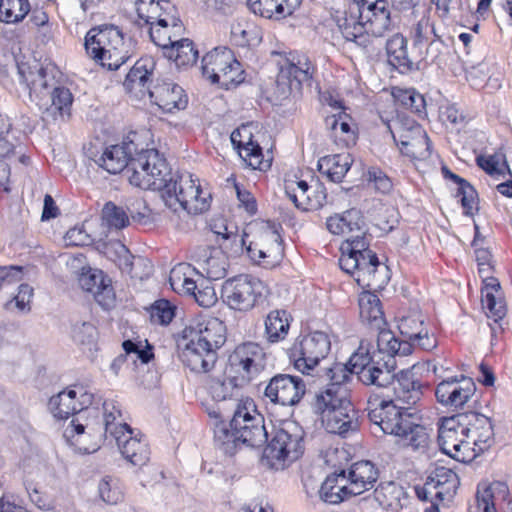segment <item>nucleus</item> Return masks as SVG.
<instances>
[{
  "instance_id": "obj_8",
  "label": "nucleus",
  "mask_w": 512,
  "mask_h": 512,
  "mask_svg": "<svg viewBox=\"0 0 512 512\" xmlns=\"http://www.w3.org/2000/svg\"><path fill=\"white\" fill-rule=\"evenodd\" d=\"M85 49L90 58L107 70H117L130 57V43L115 26L91 29L85 37Z\"/></svg>"
},
{
  "instance_id": "obj_33",
  "label": "nucleus",
  "mask_w": 512,
  "mask_h": 512,
  "mask_svg": "<svg viewBox=\"0 0 512 512\" xmlns=\"http://www.w3.org/2000/svg\"><path fill=\"white\" fill-rule=\"evenodd\" d=\"M195 260L201 276L208 280H219L227 272V256L218 247H202L195 252Z\"/></svg>"
},
{
  "instance_id": "obj_38",
  "label": "nucleus",
  "mask_w": 512,
  "mask_h": 512,
  "mask_svg": "<svg viewBox=\"0 0 512 512\" xmlns=\"http://www.w3.org/2000/svg\"><path fill=\"white\" fill-rule=\"evenodd\" d=\"M136 11L139 19L149 28L156 24L175 23V7L167 0H138Z\"/></svg>"
},
{
  "instance_id": "obj_41",
  "label": "nucleus",
  "mask_w": 512,
  "mask_h": 512,
  "mask_svg": "<svg viewBox=\"0 0 512 512\" xmlns=\"http://www.w3.org/2000/svg\"><path fill=\"white\" fill-rule=\"evenodd\" d=\"M459 485L457 474L450 468L444 466H436L430 471L425 487L432 493L435 491V496L441 500L452 497Z\"/></svg>"
},
{
  "instance_id": "obj_20",
  "label": "nucleus",
  "mask_w": 512,
  "mask_h": 512,
  "mask_svg": "<svg viewBox=\"0 0 512 512\" xmlns=\"http://www.w3.org/2000/svg\"><path fill=\"white\" fill-rule=\"evenodd\" d=\"M426 319L418 308H413L400 318L398 329L410 346H418L429 351L437 346V340L429 329Z\"/></svg>"
},
{
  "instance_id": "obj_13",
  "label": "nucleus",
  "mask_w": 512,
  "mask_h": 512,
  "mask_svg": "<svg viewBox=\"0 0 512 512\" xmlns=\"http://www.w3.org/2000/svg\"><path fill=\"white\" fill-rule=\"evenodd\" d=\"M303 431L295 423H287L277 429L264 456L275 469H283L297 460L303 452Z\"/></svg>"
},
{
  "instance_id": "obj_39",
  "label": "nucleus",
  "mask_w": 512,
  "mask_h": 512,
  "mask_svg": "<svg viewBox=\"0 0 512 512\" xmlns=\"http://www.w3.org/2000/svg\"><path fill=\"white\" fill-rule=\"evenodd\" d=\"M327 230L334 235L347 236L345 241L349 238H355L360 235L364 239V220L357 209H350L341 214L330 216L326 220Z\"/></svg>"
},
{
  "instance_id": "obj_28",
  "label": "nucleus",
  "mask_w": 512,
  "mask_h": 512,
  "mask_svg": "<svg viewBox=\"0 0 512 512\" xmlns=\"http://www.w3.org/2000/svg\"><path fill=\"white\" fill-rule=\"evenodd\" d=\"M363 26L367 37H383L394 31V23L385 0H371L363 4Z\"/></svg>"
},
{
  "instance_id": "obj_52",
  "label": "nucleus",
  "mask_w": 512,
  "mask_h": 512,
  "mask_svg": "<svg viewBox=\"0 0 512 512\" xmlns=\"http://www.w3.org/2000/svg\"><path fill=\"white\" fill-rule=\"evenodd\" d=\"M289 314L285 310L271 311L265 320V335L269 342L283 340L289 330Z\"/></svg>"
},
{
  "instance_id": "obj_18",
  "label": "nucleus",
  "mask_w": 512,
  "mask_h": 512,
  "mask_svg": "<svg viewBox=\"0 0 512 512\" xmlns=\"http://www.w3.org/2000/svg\"><path fill=\"white\" fill-rule=\"evenodd\" d=\"M93 401L92 393L88 392L83 386L74 385L52 396L48 402V407L55 418L65 420L84 409H88Z\"/></svg>"
},
{
  "instance_id": "obj_1",
  "label": "nucleus",
  "mask_w": 512,
  "mask_h": 512,
  "mask_svg": "<svg viewBox=\"0 0 512 512\" xmlns=\"http://www.w3.org/2000/svg\"><path fill=\"white\" fill-rule=\"evenodd\" d=\"M135 150L132 141L110 145L93 160L110 174L121 172L129 164V182L144 190L159 191L165 206L175 212L179 208L190 214L208 210L211 195L201 188L198 178L189 172L172 175L156 149L142 150L132 157Z\"/></svg>"
},
{
  "instance_id": "obj_23",
  "label": "nucleus",
  "mask_w": 512,
  "mask_h": 512,
  "mask_svg": "<svg viewBox=\"0 0 512 512\" xmlns=\"http://www.w3.org/2000/svg\"><path fill=\"white\" fill-rule=\"evenodd\" d=\"M333 17L345 40L361 47L368 44L363 26V5L350 2L343 9L336 10Z\"/></svg>"
},
{
  "instance_id": "obj_4",
  "label": "nucleus",
  "mask_w": 512,
  "mask_h": 512,
  "mask_svg": "<svg viewBox=\"0 0 512 512\" xmlns=\"http://www.w3.org/2000/svg\"><path fill=\"white\" fill-rule=\"evenodd\" d=\"M368 417L385 434L399 437L403 445L415 451H424L430 443L429 432L420 424V418L394 401H369Z\"/></svg>"
},
{
  "instance_id": "obj_32",
  "label": "nucleus",
  "mask_w": 512,
  "mask_h": 512,
  "mask_svg": "<svg viewBox=\"0 0 512 512\" xmlns=\"http://www.w3.org/2000/svg\"><path fill=\"white\" fill-rule=\"evenodd\" d=\"M377 479V468L372 462L367 460L353 463L345 471V484L351 496L360 495L372 489Z\"/></svg>"
},
{
  "instance_id": "obj_54",
  "label": "nucleus",
  "mask_w": 512,
  "mask_h": 512,
  "mask_svg": "<svg viewBox=\"0 0 512 512\" xmlns=\"http://www.w3.org/2000/svg\"><path fill=\"white\" fill-rule=\"evenodd\" d=\"M46 106L42 108L46 109L53 116H65L70 114L71 105L73 102L72 93L68 88L65 87H54L50 90V95L46 96Z\"/></svg>"
},
{
  "instance_id": "obj_53",
  "label": "nucleus",
  "mask_w": 512,
  "mask_h": 512,
  "mask_svg": "<svg viewBox=\"0 0 512 512\" xmlns=\"http://www.w3.org/2000/svg\"><path fill=\"white\" fill-rule=\"evenodd\" d=\"M404 489L395 482H383L374 490L375 499L386 509L398 510L402 507L401 500L405 497Z\"/></svg>"
},
{
  "instance_id": "obj_62",
  "label": "nucleus",
  "mask_w": 512,
  "mask_h": 512,
  "mask_svg": "<svg viewBox=\"0 0 512 512\" xmlns=\"http://www.w3.org/2000/svg\"><path fill=\"white\" fill-rule=\"evenodd\" d=\"M149 313L151 322L167 325L175 316V307L168 300L160 299L150 307Z\"/></svg>"
},
{
  "instance_id": "obj_3",
  "label": "nucleus",
  "mask_w": 512,
  "mask_h": 512,
  "mask_svg": "<svg viewBox=\"0 0 512 512\" xmlns=\"http://www.w3.org/2000/svg\"><path fill=\"white\" fill-rule=\"evenodd\" d=\"M377 334V350L367 340H362L356 352L348 363V369L357 375L358 380L365 385L385 387L394 377L388 362L384 361L382 354L388 356L407 355L410 352V344L407 341L400 342L390 330L384 327L375 329Z\"/></svg>"
},
{
  "instance_id": "obj_30",
  "label": "nucleus",
  "mask_w": 512,
  "mask_h": 512,
  "mask_svg": "<svg viewBox=\"0 0 512 512\" xmlns=\"http://www.w3.org/2000/svg\"><path fill=\"white\" fill-rule=\"evenodd\" d=\"M311 187L306 181H292L286 184L285 191L288 198L294 205L302 210H317L326 203V189L317 184L313 190V196H310Z\"/></svg>"
},
{
  "instance_id": "obj_51",
  "label": "nucleus",
  "mask_w": 512,
  "mask_h": 512,
  "mask_svg": "<svg viewBox=\"0 0 512 512\" xmlns=\"http://www.w3.org/2000/svg\"><path fill=\"white\" fill-rule=\"evenodd\" d=\"M182 31V24L176 16L175 23L156 24L149 28L151 40L164 52L173 44L175 39L180 38Z\"/></svg>"
},
{
  "instance_id": "obj_36",
  "label": "nucleus",
  "mask_w": 512,
  "mask_h": 512,
  "mask_svg": "<svg viewBox=\"0 0 512 512\" xmlns=\"http://www.w3.org/2000/svg\"><path fill=\"white\" fill-rule=\"evenodd\" d=\"M465 422L469 429L468 440L476 448V456L486 451L494 443V429L490 418L483 414L470 412Z\"/></svg>"
},
{
  "instance_id": "obj_29",
  "label": "nucleus",
  "mask_w": 512,
  "mask_h": 512,
  "mask_svg": "<svg viewBox=\"0 0 512 512\" xmlns=\"http://www.w3.org/2000/svg\"><path fill=\"white\" fill-rule=\"evenodd\" d=\"M282 244L280 235L276 230L265 229L256 241H251L246 246L248 257L255 263L272 264L282 256Z\"/></svg>"
},
{
  "instance_id": "obj_11",
  "label": "nucleus",
  "mask_w": 512,
  "mask_h": 512,
  "mask_svg": "<svg viewBox=\"0 0 512 512\" xmlns=\"http://www.w3.org/2000/svg\"><path fill=\"white\" fill-rule=\"evenodd\" d=\"M330 348L328 335L315 331L296 338L288 349V356L297 371L310 375L320 361L326 358Z\"/></svg>"
},
{
  "instance_id": "obj_19",
  "label": "nucleus",
  "mask_w": 512,
  "mask_h": 512,
  "mask_svg": "<svg viewBox=\"0 0 512 512\" xmlns=\"http://www.w3.org/2000/svg\"><path fill=\"white\" fill-rule=\"evenodd\" d=\"M19 75L21 82L25 83L29 88V96L31 101H35L36 104L42 109V106H46V96L50 95V90L55 85V68L47 65L46 67L38 64L33 67L21 64L18 66Z\"/></svg>"
},
{
  "instance_id": "obj_7",
  "label": "nucleus",
  "mask_w": 512,
  "mask_h": 512,
  "mask_svg": "<svg viewBox=\"0 0 512 512\" xmlns=\"http://www.w3.org/2000/svg\"><path fill=\"white\" fill-rule=\"evenodd\" d=\"M102 410L106 437L110 436L116 441L122 456L132 465H145L150 458L148 443L125 422L120 405L106 399L102 403Z\"/></svg>"
},
{
  "instance_id": "obj_14",
  "label": "nucleus",
  "mask_w": 512,
  "mask_h": 512,
  "mask_svg": "<svg viewBox=\"0 0 512 512\" xmlns=\"http://www.w3.org/2000/svg\"><path fill=\"white\" fill-rule=\"evenodd\" d=\"M389 129L402 154L417 161H426L430 158L429 138L426 131L415 120L399 117L389 126Z\"/></svg>"
},
{
  "instance_id": "obj_16",
  "label": "nucleus",
  "mask_w": 512,
  "mask_h": 512,
  "mask_svg": "<svg viewBox=\"0 0 512 512\" xmlns=\"http://www.w3.org/2000/svg\"><path fill=\"white\" fill-rule=\"evenodd\" d=\"M198 271L189 264H179L170 272L169 282L172 289L178 293L193 295L196 302L205 308L213 306L217 302L215 289L207 280L200 284L193 278Z\"/></svg>"
},
{
  "instance_id": "obj_60",
  "label": "nucleus",
  "mask_w": 512,
  "mask_h": 512,
  "mask_svg": "<svg viewBox=\"0 0 512 512\" xmlns=\"http://www.w3.org/2000/svg\"><path fill=\"white\" fill-rule=\"evenodd\" d=\"M99 495L108 504H117L123 499V491L118 479L105 476L98 485Z\"/></svg>"
},
{
  "instance_id": "obj_31",
  "label": "nucleus",
  "mask_w": 512,
  "mask_h": 512,
  "mask_svg": "<svg viewBox=\"0 0 512 512\" xmlns=\"http://www.w3.org/2000/svg\"><path fill=\"white\" fill-rule=\"evenodd\" d=\"M80 287L91 293L95 300L104 308H109L114 302V292L111 280L98 269L83 270L78 279Z\"/></svg>"
},
{
  "instance_id": "obj_17",
  "label": "nucleus",
  "mask_w": 512,
  "mask_h": 512,
  "mask_svg": "<svg viewBox=\"0 0 512 512\" xmlns=\"http://www.w3.org/2000/svg\"><path fill=\"white\" fill-rule=\"evenodd\" d=\"M241 386L243 384L232 377L211 379L207 384V392L215 403L212 405L204 403L208 415L216 419L228 417L227 413L230 409L241 405L239 403Z\"/></svg>"
},
{
  "instance_id": "obj_44",
  "label": "nucleus",
  "mask_w": 512,
  "mask_h": 512,
  "mask_svg": "<svg viewBox=\"0 0 512 512\" xmlns=\"http://www.w3.org/2000/svg\"><path fill=\"white\" fill-rule=\"evenodd\" d=\"M359 317L363 324L371 329H381L385 326L384 312L377 295L364 291L359 295Z\"/></svg>"
},
{
  "instance_id": "obj_55",
  "label": "nucleus",
  "mask_w": 512,
  "mask_h": 512,
  "mask_svg": "<svg viewBox=\"0 0 512 512\" xmlns=\"http://www.w3.org/2000/svg\"><path fill=\"white\" fill-rule=\"evenodd\" d=\"M20 141L14 133L0 137V185L5 183L10 175V160L16 155Z\"/></svg>"
},
{
  "instance_id": "obj_61",
  "label": "nucleus",
  "mask_w": 512,
  "mask_h": 512,
  "mask_svg": "<svg viewBox=\"0 0 512 512\" xmlns=\"http://www.w3.org/2000/svg\"><path fill=\"white\" fill-rule=\"evenodd\" d=\"M102 218L109 227L115 229H123L127 227L130 222L127 211L112 202L106 203L103 207Z\"/></svg>"
},
{
  "instance_id": "obj_22",
  "label": "nucleus",
  "mask_w": 512,
  "mask_h": 512,
  "mask_svg": "<svg viewBox=\"0 0 512 512\" xmlns=\"http://www.w3.org/2000/svg\"><path fill=\"white\" fill-rule=\"evenodd\" d=\"M306 392L304 381L298 376L277 374L267 384L264 395L274 404L293 406Z\"/></svg>"
},
{
  "instance_id": "obj_21",
  "label": "nucleus",
  "mask_w": 512,
  "mask_h": 512,
  "mask_svg": "<svg viewBox=\"0 0 512 512\" xmlns=\"http://www.w3.org/2000/svg\"><path fill=\"white\" fill-rule=\"evenodd\" d=\"M476 392L472 378L464 375L448 377L441 381L435 389L437 401L449 408L459 409L467 404Z\"/></svg>"
},
{
  "instance_id": "obj_63",
  "label": "nucleus",
  "mask_w": 512,
  "mask_h": 512,
  "mask_svg": "<svg viewBox=\"0 0 512 512\" xmlns=\"http://www.w3.org/2000/svg\"><path fill=\"white\" fill-rule=\"evenodd\" d=\"M477 163L483 170L493 176L502 175L505 170L509 171V167L503 154L496 153L488 156H479L477 158Z\"/></svg>"
},
{
  "instance_id": "obj_35",
  "label": "nucleus",
  "mask_w": 512,
  "mask_h": 512,
  "mask_svg": "<svg viewBox=\"0 0 512 512\" xmlns=\"http://www.w3.org/2000/svg\"><path fill=\"white\" fill-rule=\"evenodd\" d=\"M149 99L166 113L182 110L188 103L184 90L179 85L165 81L153 86Z\"/></svg>"
},
{
  "instance_id": "obj_12",
  "label": "nucleus",
  "mask_w": 512,
  "mask_h": 512,
  "mask_svg": "<svg viewBox=\"0 0 512 512\" xmlns=\"http://www.w3.org/2000/svg\"><path fill=\"white\" fill-rule=\"evenodd\" d=\"M267 285L259 278L240 274L223 284V297L234 310L249 311L268 295Z\"/></svg>"
},
{
  "instance_id": "obj_9",
  "label": "nucleus",
  "mask_w": 512,
  "mask_h": 512,
  "mask_svg": "<svg viewBox=\"0 0 512 512\" xmlns=\"http://www.w3.org/2000/svg\"><path fill=\"white\" fill-rule=\"evenodd\" d=\"M466 418L465 414L445 418L438 429V444L442 452L459 462H469L476 457V448L468 440Z\"/></svg>"
},
{
  "instance_id": "obj_15",
  "label": "nucleus",
  "mask_w": 512,
  "mask_h": 512,
  "mask_svg": "<svg viewBox=\"0 0 512 512\" xmlns=\"http://www.w3.org/2000/svg\"><path fill=\"white\" fill-rule=\"evenodd\" d=\"M266 366V353L257 343L238 345L229 355L227 374L243 385L255 379Z\"/></svg>"
},
{
  "instance_id": "obj_57",
  "label": "nucleus",
  "mask_w": 512,
  "mask_h": 512,
  "mask_svg": "<svg viewBox=\"0 0 512 512\" xmlns=\"http://www.w3.org/2000/svg\"><path fill=\"white\" fill-rule=\"evenodd\" d=\"M103 253L124 272H131L132 269V255L129 250L119 241H111L102 245Z\"/></svg>"
},
{
  "instance_id": "obj_50",
  "label": "nucleus",
  "mask_w": 512,
  "mask_h": 512,
  "mask_svg": "<svg viewBox=\"0 0 512 512\" xmlns=\"http://www.w3.org/2000/svg\"><path fill=\"white\" fill-rule=\"evenodd\" d=\"M164 55L172 60L176 66L181 67L194 64L198 57V51L194 48L191 40L178 38L168 47Z\"/></svg>"
},
{
  "instance_id": "obj_59",
  "label": "nucleus",
  "mask_w": 512,
  "mask_h": 512,
  "mask_svg": "<svg viewBox=\"0 0 512 512\" xmlns=\"http://www.w3.org/2000/svg\"><path fill=\"white\" fill-rule=\"evenodd\" d=\"M395 99L406 109L416 114H422L425 111L424 97L414 89H396L393 92Z\"/></svg>"
},
{
  "instance_id": "obj_6",
  "label": "nucleus",
  "mask_w": 512,
  "mask_h": 512,
  "mask_svg": "<svg viewBox=\"0 0 512 512\" xmlns=\"http://www.w3.org/2000/svg\"><path fill=\"white\" fill-rule=\"evenodd\" d=\"M264 418L259 414L251 400L237 405L229 424L221 421L214 430L215 441L230 452L239 443L250 447H260L267 441Z\"/></svg>"
},
{
  "instance_id": "obj_26",
  "label": "nucleus",
  "mask_w": 512,
  "mask_h": 512,
  "mask_svg": "<svg viewBox=\"0 0 512 512\" xmlns=\"http://www.w3.org/2000/svg\"><path fill=\"white\" fill-rule=\"evenodd\" d=\"M231 143L237 150L239 157L252 169L265 170L270 167L264 161L261 147L253 141V126L241 125L231 133Z\"/></svg>"
},
{
  "instance_id": "obj_5",
  "label": "nucleus",
  "mask_w": 512,
  "mask_h": 512,
  "mask_svg": "<svg viewBox=\"0 0 512 512\" xmlns=\"http://www.w3.org/2000/svg\"><path fill=\"white\" fill-rule=\"evenodd\" d=\"M367 239L358 235L340 246V268L350 274L362 288L383 289L389 281L388 267L380 264L377 256L368 249Z\"/></svg>"
},
{
  "instance_id": "obj_45",
  "label": "nucleus",
  "mask_w": 512,
  "mask_h": 512,
  "mask_svg": "<svg viewBox=\"0 0 512 512\" xmlns=\"http://www.w3.org/2000/svg\"><path fill=\"white\" fill-rule=\"evenodd\" d=\"M351 123V117L345 112L327 116L325 119V125L331 131V137L341 147L355 144L356 133Z\"/></svg>"
},
{
  "instance_id": "obj_46",
  "label": "nucleus",
  "mask_w": 512,
  "mask_h": 512,
  "mask_svg": "<svg viewBox=\"0 0 512 512\" xmlns=\"http://www.w3.org/2000/svg\"><path fill=\"white\" fill-rule=\"evenodd\" d=\"M411 15L416 21L410 31L414 46L433 43L437 35L430 19L431 8L429 6L416 8L415 12L411 13Z\"/></svg>"
},
{
  "instance_id": "obj_10",
  "label": "nucleus",
  "mask_w": 512,
  "mask_h": 512,
  "mask_svg": "<svg viewBox=\"0 0 512 512\" xmlns=\"http://www.w3.org/2000/svg\"><path fill=\"white\" fill-rule=\"evenodd\" d=\"M201 63L202 75L213 84L229 89L244 81L242 66L227 47H217L206 53Z\"/></svg>"
},
{
  "instance_id": "obj_47",
  "label": "nucleus",
  "mask_w": 512,
  "mask_h": 512,
  "mask_svg": "<svg viewBox=\"0 0 512 512\" xmlns=\"http://www.w3.org/2000/svg\"><path fill=\"white\" fill-rule=\"evenodd\" d=\"M353 158L349 153L327 155L318 160L319 172L330 181L341 182L349 171Z\"/></svg>"
},
{
  "instance_id": "obj_64",
  "label": "nucleus",
  "mask_w": 512,
  "mask_h": 512,
  "mask_svg": "<svg viewBox=\"0 0 512 512\" xmlns=\"http://www.w3.org/2000/svg\"><path fill=\"white\" fill-rule=\"evenodd\" d=\"M129 219L140 225H149L159 220L158 214L154 213L141 200H137L131 207H128Z\"/></svg>"
},
{
  "instance_id": "obj_40",
  "label": "nucleus",
  "mask_w": 512,
  "mask_h": 512,
  "mask_svg": "<svg viewBox=\"0 0 512 512\" xmlns=\"http://www.w3.org/2000/svg\"><path fill=\"white\" fill-rule=\"evenodd\" d=\"M510 503V491L506 483L495 481L481 483L476 493L477 512H497L502 503Z\"/></svg>"
},
{
  "instance_id": "obj_48",
  "label": "nucleus",
  "mask_w": 512,
  "mask_h": 512,
  "mask_svg": "<svg viewBox=\"0 0 512 512\" xmlns=\"http://www.w3.org/2000/svg\"><path fill=\"white\" fill-rule=\"evenodd\" d=\"M318 494L321 501L332 505L339 504L350 497L345 484V470L328 475L321 484Z\"/></svg>"
},
{
  "instance_id": "obj_56",
  "label": "nucleus",
  "mask_w": 512,
  "mask_h": 512,
  "mask_svg": "<svg viewBox=\"0 0 512 512\" xmlns=\"http://www.w3.org/2000/svg\"><path fill=\"white\" fill-rule=\"evenodd\" d=\"M30 10L29 0H0V21L8 24L21 22Z\"/></svg>"
},
{
  "instance_id": "obj_25",
  "label": "nucleus",
  "mask_w": 512,
  "mask_h": 512,
  "mask_svg": "<svg viewBox=\"0 0 512 512\" xmlns=\"http://www.w3.org/2000/svg\"><path fill=\"white\" fill-rule=\"evenodd\" d=\"M183 339H193L216 351L225 342V326L214 317L196 319L184 329Z\"/></svg>"
},
{
  "instance_id": "obj_58",
  "label": "nucleus",
  "mask_w": 512,
  "mask_h": 512,
  "mask_svg": "<svg viewBox=\"0 0 512 512\" xmlns=\"http://www.w3.org/2000/svg\"><path fill=\"white\" fill-rule=\"evenodd\" d=\"M30 501L40 510L53 512H67L68 505H62L57 502L58 497H51L46 493H42L36 487H26Z\"/></svg>"
},
{
  "instance_id": "obj_42",
  "label": "nucleus",
  "mask_w": 512,
  "mask_h": 512,
  "mask_svg": "<svg viewBox=\"0 0 512 512\" xmlns=\"http://www.w3.org/2000/svg\"><path fill=\"white\" fill-rule=\"evenodd\" d=\"M393 385L394 401L400 406L407 405L409 408L415 405L422 397L421 384L414 380L413 375L410 372L401 371L392 381L389 383Z\"/></svg>"
},
{
  "instance_id": "obj_27",
  "label": "nucleus",
  "mask_w": 512,
  "mask_h": 512,
  "mask_svg": "<svg viewBox=\"0 0 512 512\" xmlns=\"http://www.w3.org/2000/svg\"><path fill=\"white\" fill-rule=\"evenodd\" d=\"M313 66L307 58L299 59L297 63L287 62L281 66L277 76V87L283 97L299 93L302 84L308 81L313 74Z\"/></svg>"
},
{
  "instance_id": "obj_43",
  "label": "nucleus",
  "mask_w": 512,
  "mask_h": 512,
  "mask_svg": "<svg viewBox=\"0 0 512 512\" xmlns=\"http://www.w3.org/2000/svg\"><path fill=\"white\" fill-rule=\"evenodd\" d=\"M255 14L267 19H283L290 16L301 4V0H248Z\"/></svg>"
},
{
  "instance_id": "obj_37",
  "label": "nucleus",
  "mask_w": 512,
  "mask_h": 512,
  "mask_svg": "<svg viewBox=\"0 0 512 512\" xmlns=\"http://www.w3.org/2000/svg\"><path fill=\"white\" fill-rule=\"evenodd\" d=\"M155 63L152 58H141L135 62L134 66L128 72L123 83L125 89L136 98L142 99L149 97V80L153 74Z\"/></svg>"
},
{
  "instance_id": "obj_49",
  "label": "nucleus",
  "mask_w": 512,
  "mask_h": 512,
  "mask_svg": "<svg viewBox=\"0 0 512 512\" xmlns=\"http://www.w3.org/2000/svg\"><path fill=\"white\" fill-rule=\"evenodd\" d=\"M386 52L389 63L400 72H408L414 68L407 50V40L399 32L394 33L386 43Z\"/></svg>"
},
{
  "instance_id": "obj_24",
  "label": "nucleus",
  "mask_w": 512,
  "mask_h": 512,
  "mask_svg": "<svg viewBox=\"0 0 512 512\" xmlns=\"http://www.w3.org/2000/svg\"><path fill=\"white\" fill-rule=\"evenodd\" d=\"M491 265H478V273L483 279L482 287V306L488 318L498 324L507 313L506 303L504 301L500 283L494 277H490Z\"/></svg>"
},
{
  "instance_id": "obj_34",
  "label": "nucleus",
  "mask_w": 512,
  "mask_h": 512,
  "mask_svg": "<svg viewBox=\"0 0 512 512\" xmlns=\"http://www.w3.org/2000/svg\"><path fill=\"white\" fill-rule=\"evenodd\" d=\"M184 348L181 359L185 366L195 373H207L211 371L217 360V352L193 339H183Z\"/></svg>"
},
{
  "instance_id": "obj_2",
  "label": "nucleus",
  "mask_w": 512,
  "mask_h": 512,
  "mask_svg": "<svg viewBox=\"0 0 512 512\" xmlns=\"http://www.w3.org/2000/svg\"><path fill=\"white\" fill-rule=\"evenodd\" d=\"M353 374L348 365L334 364L326 372L330 382L315 394L313 409L329 433L344 436L358 428L356 411L346 386Z\"/></svg>"
}]
</instances>
